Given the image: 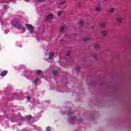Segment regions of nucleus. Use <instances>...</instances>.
<instances>
[{"instance_id":"nucleus-24","label":"nucleus","mask_w":131,"mask_h":131,"mask_svg":"<svg viewBox=\"0 0 131 131\" xmlns=\"http://www.w3.org/2000/svg\"><path fill=\"white\" fill-rule=\"evenodd\" d=\"M58 16H61L62 15V11H59L57 14Z\"/></svg>"},{"instance_id":"nucleus-3","label":"nucleus","mask_w":131,"mask_h":131,"mask_svg":"<svg viewBox=\"0 0 131 131\" xmlns=\"http://www.w3.org/2000/svg\"><path fill=\"white\" fill-rule=\"evenodd\" d=\"M114 12H115V8H110L107 10L108 14H114Z\"/></svg>"},{"instance_id":"nucleus-28","label":"nucleus","mask_w":131,"mask_h":131,"mask_svg":"<svg viewBox=\"0 0 131 131\" xmlns=\"http://www.w3.org/2000/svg\"><path fill=\"white\" fill-rule=\"evenodd\" d=\"M21 28L23 30V32H24V31H25V28L24 27H22Z\"/></svg>"},{"instance_id":"nucleus-11","label":"nucleus","mask_w":131,"mask_h":131,"mask_svg":"<svg viewBox=\"0 0 131 131\" xmlns=\"http://www.w3.org/2000/svg\"><path fill=\"white\" fill-rule=\"evenodd\" d=\"M49 59H52V58H53V57H54V53L50 52V53H49Z\"/></svg>"},{"instance_id":"nucleus-29","label":"nucleus","mask_w":131,"mask_h":131,"mask_svg":"<svg viewBox=\"0 0 131 131\" xmlns=\"http://www.w3.org/2000/svg\"><path fill=\"white\" fill-rule=\"evenodd\" d=\"M4 9H8V6H7V5H4Z\"/></svg>"},{"instance_id":"nucleus-25","label":"nucleus","mask_w":131,"mask_h":131,"mask_svg":"<svg viewBox=\"0 0 131 131\" xmlns=\"http://www.w3.org/2000/svg\"><path fill=\"white\" fill-rule=\"evenodd\" d=\"M80 69V67L78 66L76 67V70H77V71H79Z\"/></svg>"},{"instance_id":"nucleus-15","label":"nucleus","mask_w":131,"mask_h":131,"mask_svg":"<svg viewBox=\"0 0 131 131\" xmlns=\"http://www.w3.org/2000/svg\"><path fill=\"white\" fill-rule=\"evenodd\" d=\"M40 73H41V71L38 70V71H36V74L37 75H40Z\"/></svg>"},{"instance_id":"nucleus-22","label":"nucleus","mask_w":131,"mask_h":131,"mask_svg":"<svg viewBox=\"0 0 131 131\" xmlns=\"http://www.w3.org/2000/svg\"><path fill=\"white\" fill-rule=\"evenodd\" d=\"M38 78H36L35 80H34V83L36 84L38 82Z\"/></svg>"},{"instance_id":"nucleus-12","label":"nucleus","mask_w":131,"mask_h":131,"mask_svg":"<svg viewBox=\"0 0 131 131\" xmlns=\"http://www.w3.org/2000/svg\"><path fill=\"white\" fill-rule=\"evenodd\" d=\"M95 48L97 50H99V49H100V48H101V46L99 44L96 43L95 45Z\"/></svg>"},{"instance_id":"nucleus-7","label":"nucleus","mask_w":131,"mask_h":131,"mask_svg":"<svg viewBox=\"0 0 131 131\" xmlns=\"http://www.w3.org/2000/svg\"><path fill=\"white\" fill-rule=\"evenodd\" d=\"M100 26L102 28H105V27H106V23H105V22L101 23L100 24Z\"/></svg>"},{"instance_id":"nucleus-19","label":"nucleus","mask_w":131,"mask_h":131,"mask_svg":"<svg viewBox=\"0 0 131 131\" xmlns=\"http://www.w3.org/2000/svg\"><path fill=\"white\" fill-rule=\"evenodd\" d=\"M90 39H90L89 38H86L83 39V41H84L85 42L88 41V40H90Z\"/></svg>"},{"instance_id":"nucleus-2","label":"nucleus","mask_w":131,"mask_h":131,"mask_svg":"<svg viewBox=\"0 0 131 131\" xmlns=\"http://www.w3.org/2000/svg\"><path fill=\"white\" fill-rule=\"evenodd\" d=\"M95 11L96 12H101L102 8H101V4H98L97 6L95 7Z\"/></svg>"},{"instance_id":"nucleus-32","label":"nucleus","mask_w":131,"mask_h":131,"mask_svg":"<svg viewBox=\"0 0 131 131\" xmlns=\"http://www.w3.org/2000/svg\"><path fill=\"white\" fill-rule=\"evenodd\" d=\"M68 115H70V113H68Z\"/></svg>"},{"instance_id":"nucleus-20","label":"nucleus","mask_w":131,"mask_h":131,"mask_svg":"<svg viewBox=\"0 0 131 131\" xmlns=\"http://www.w3.org/2000/svg\"><path fill=\"white\" fill-rule=\"evenodd\" d=\"M71 120H72V121H73L75 120V119H76V117H72L71 118Z\"/></svg>"},{"instance_id":"nucleus-21","label":"nucleus","mask_w":131,"mask_h":131,"mask_svg":"<svg viewBox=\"0 0 131 131\" xmlns=\"http://www.w3.org/2000/svg\"><path fill=\"white\" fill-rule=\"evenodd\" d=\"M83 24H84V23H83V21H81L79 22V25H80L81 26H83Z\"/></svg>"},{"instance_id":"nucleus-6","label":"nucleus","mask_w":131,"mask_h":131,"mask_svg":"<svg viewBox=\"0 0 131 131\" xmlns=\"http://www.w3.org/2000/svg\"><path fill=\"white\" fill-rule=\"evenodd\" d=\"M8 74V71H3L1 74L0 75L1 76H6V75H7V74Z\"/></svg>"},{"instance_id":"nucleus-14","label":"nucleus","mask_w":131,"mask_h":131,"mask_svg":"<svg viewBox=\"0 0 131 131\" xmlns=\"http://www.w3.org/2000/svg\"><path fill=\"white\" fill-rule=\"evenodd\" d=\"M31 115H30V116H27V120L28 121H29V120H30V119H31Z\"/></svg>"},{"instance_id":"nucleus-5","label":"nucleus","mask_w":131,"mask_h":131,"mask_svg":"<svg viewBox=\"0 0 131 131\" xmlns=\"http://www.w3.org/2000/svg\"><path fill=\"white\" fill-rule=\"evenodd\" d=\"M116 21L118 23H122V17L121 16H119L116 18Z\"/></svg>"},{"instance_id":"nucleus-16","label":"nucleus","mask_w":131,"mask_h":131,"mask_svg":"<svg viewBox=\"0 0 131 131\" xmlns=\"http://www.w3.org/2000/svg\"><path fill=\"white\" fill-rule=\"evenodd\" d=\"M71 54V53L70 52V51H68L66 54L67 57H69V56H70Z\"/></svg>"},{"instance_id":"nucleus-31","label":"nucleus","mask_w":131,"mask_h":131,"mask_svg":"<svg viewBox=\"0 0 131 131\" xmlns=\"http://www.w3.org/2000/svg\"><path fill=\"white\" fill-rule=\"evenodd\" d=\"M104 2H107V1H109V0H103Z\"/></svg>"},{"instance_id":"nucleus-18","label":"nucleus","mask_w":131,"mask_h":131,"mask_svg":"<svg viewBox=\"0 0 131 131\" xmlns=\"http://www.w3.org/2000/svg\"><path fill=\"white\" fill-rule=\"evenodd\" d=\"M66 2H65V1H63V2H61V3H59V4H58V5L59 6H61V5H64V4H65Z\"/></svg>"},{"instance_id":"nucleus-10","label":"nucleus","mask_w":131,"mask_h":131,"mask_svg":"<svg viewBox=\"0 0 131 131\" xmlns=\"http://www.w3.org/2000/svg\"><path fill=\"white\" fill-rule=\"evenodd\" d=\"M13 25H14V26L16 28H18L20 26V25H19V24L17 22V21H15L13 24Z\"/></svg>"},{"instance_id":"nucleus-9","label":"nucleus","mask_w":131,"mask_h":131,"mask_svg":"<svg viewBox=\"0 0 131 131\" xmlns=\"http://www.w3.org/2000/svg\"><path fill=\"white\" fill-rule=\"evenodd\" d=\"M54 16H53V14H50L48 16H47V20H50V19H53Z\"/></svg>"},{"instance_id":"nucleus-23","label":"nucleus","mask_w":131,"mask_h":131,"mask_svg":"<svg viewBox=\"0 0 131 131\" xmlns=\"http://www.w3.org/2000/svg\"><path fill=\"white\" fill-rule=\"evenodd\" d=\"M42 2H45V0H37L36 3H41Z\"/></svg>"},{"instance_id":"nucleus-27","label":"nucleus","mask_w":131,"mask_h":131,"mask_svg":"<svg viewBox=\"0 0 131 131\" xmlns=\"http://www.w3.org/2000/svg\"><path fill=\"white\" fill-rule=\"evenodd\" d=\"M27 100H30L31 99V97L30 96H27Z\"/></svg>"},{"instance_id":"nucleus-33","label":"nucleus","mask_w":131,"mask_h":131,"mask_svg":"<svg viewBox=\"0 0 131 131\" xmlns=\"http://www.w3.org/2000/svg\"><path fill=\"white\" fill-rule=\"evenodd\" d=\"M26 1V2H27L28 0H25Z\"/></svg>"},{"instance_id":"nucleus-17","label":"nucleus","mask_w":131,"mask_h":131,"mask_svg":"<svg viewBox=\"0 0 131 131\" xmlns=\"http://www.w3.org/2000/svg\"><path fill=\"white\" fill-rule=\"evenodd\" d=\"M64 27L63 26H62L61 28H60V32H63V31H64Z\"/></svg>"},{"instance_id":"nucleus-30","label":"nucleus","mask_w":131,"mask_h":131,"mask_svg":"<svg viewBox=\"0 0 131 131\" xmlns=\"http://www.w3.org/2000/svg\"><path fill=\"white\" fill-rule=\"evenodd\" d=\"M64 41V39L60 40V43H62V42Z\"/></svg>"},{"instance_id":"nucleus-1","label":"nucleus","mask_w":131,"mask_h":131,"mask_svg":"<svg viewBox=\"0 0 131 131\" xmlns=\"http://www.w3.org/2000/svg\"><path fill=\"white\" fill-rule=\"evenodd\" d=\"M26 26L27 27L28 30H29V31L31 32H33V31H34V27H33L32 25L27 24L26 25Z\"/></svg>"},{"instance_id":"nucleus-4","label":"nucleus","mask_w":131,"mask_h":131,"mask_svg":"<svg viewBox=\"0 0 131 131\" xmlns=\"http://www.w3.org/2000/svg\"><path fill=\"white\" fill-rule=\"evenodd\" d=\"M101 34L102 36H107V35L108 34V31L107 30H104L101 31Z\"/></svg>"},{"instance_id":"nucleus-8","label":"nucleus","mask_w":131,"mask_h":131,"mask_svg":"<svg viewBox=\"0 0 131 131\" xmlns=\"http://www.w3.org/2000/svg\"><path fill=\"white\" fill-rule=\"evenodd\" d=\"M52 73L54 76H57L59 75V72L58 71H52Z\"/></svg>"},{"instance_id":"nucleus-13","label":"nucleus","mask_w":131,"mask_h":131,"mask_svg":"<svg viewBox=\"0 0 131 131\" xmlns=\"http://www.w3.org/2000/svg\"><path fill=\"white\" fill-rule=\"evenodd\" d=\"M93 57L95 60H97L98 59V55H97V54H94L93 55Z\"/></svg>"},{"instance_id":"nucleus-26","label":"nucleus","mask_w":131,"mask_h":131,"mask_svg":"<svg viewBox=\"0 0 131 131\" xmlns=\"http://www.w3.org/2000/svg\"><path fill=\"white\" fill-rule=\"evenodd\" d=\"M47 131H51V127H48L47 128Z\"/></svg>"}]
</instances>
